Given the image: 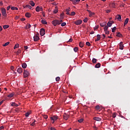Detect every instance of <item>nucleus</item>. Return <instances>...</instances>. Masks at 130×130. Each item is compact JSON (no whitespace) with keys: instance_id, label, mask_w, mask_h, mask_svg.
<instances>
[{"instance_id":"obj_1","label":"nucleus","mask_w":130,"mask_h":130,"mask_svg":"<svg viewBox=\"0 0 130 130\" xmlns=\"http://www.w3.org/2000/svg\"><path fill=\"white\" fill-rule=\"evenodd\" d=\"M52 25H53V26H56L57 25H60L61 23L59 22L58 20L55 19L54 20H52Z\"/></svg>"},{"instance_id":"obj_2","label":"nucleus","mask_w":130,"mask_h":130,"mask_svg":"<svg viewBox=\"0 0 130 130\" xmlns=\"http://www.w3.org/2000/svg\"><path fill=\"white\" fill-rule=\"evenodd\" d=\"M35 10L37 12H39L40 11L42 12L43 11V8L42 7L37 6V7H36V8L35 9Z\"/></svg>"},{"instance_id":"obj_3","label":"nucleus","mask_w":130,"mask_h":130,"mask_svg":"<svg viewBox=\"0 0 130 130\" xmlns=\"http://www.w3.org/2000/svg\"><path fill=\"white\" fill-rule=\"evenodd\" d=\"M24 78H26L27 77H28L29 76V72L28 71H26V70H24V73L23 74Z\"/></svg>"},{"instance_id":"obj_4","label":"nucleus","mask_w":130,"mask_h":130,"mask_svg":"<svg viewBox=\"0 0 130 130\" xmlns=\"http://www.w3.org/2000/svg\"><path fill=\"white\" fill-rule=\"evenodd\" d=\"M2 16L6 17L7 16V13L6 12V9L5 8H2Z\"/></svg>"},{"instance_id":"obj_5","label":"nucleus","mask_w":130,"mask_h":130,"mask_svg":"<svg viewBox=\"0 0 130 130\" xmlns=\"http://www.w3.org/2000/svg\"><path fill=\"white\" fill-rule=\"evenodd\" d=\"M40 35L41 36H44L45 35V29L43 28L40 29Z\"/></svg>"},{"instance_id":"obj_6","label":"nucleus","mask_w":130,"mask_h":130,"mask_svg":"<svg viewBox=\"0 0 130 130\" xmlns=\"http://www.w3.org/2000/svg\"><path fill=\"white\" fill-rule=\"evenodd\" d=\"M71 2H72V4L75 5L78 4H79V2H80V0H70Z\"/></svg>"},{"instance_id":"obj_7","label":"nucleus","mask_w":130,"mask_h":130,"mask_svg":"<svg viewBox=\"0 0 130 130\" xmlns=\"http://www.w3.org/2000/svg\"><path fill=\"white\" fill-rule=\"evenodd\" d=\"M114 23V21H109L107 23V26L109 27H111V26L112 25V24Z\"/></svg>"},{"instance_id":"obj_8","label":"nucleus","mask_w":130,"mask_h":130,"mask_svg":"<svg viewBox=\"0 0 130 130\" xmlns=\"http://www.w3.org/2000/svg\"><path fill=\"white\" fill-rule=\"evenodd\" d=\"M39 34L34 37V41L35 42H37L40 40V38L39 37Z\"/></svg>"},{"instance_id":"obj_9","label":"nucleus","mask_w":130,"mask_h":130,"mask_svg":"<svg viewBox=\"0 0 130 130\" xmlns=\"http://www.w3.org/2000/svg\"><path fill=\"white\" fill-rule=\"evenodd\" d=\"M87 12H88V13H89V17H92V16L95 15V13H94L93 12H90V10H87Z\"/></svg>"},{"instance_id":"obj_10","label":"nucleus","mask_w":130,"mask_h":130,"mask_svg":"<svg viewBox=\"0 0 130 130\" xmlns=\"http://www.w3.org/2000/svg\"><path fill=\"white\" fill-rule=\"evenodd\" d=\"M75 24L77 25H79L82 24V20H78L75 21Z\"/></svg>"},{"instance_id":"obj_11","label":"nucleus","mask_w":130,"mask_h":130,"mask_svg":"<svg viewBox=\"0 0 130 130\" xmlns=\"http://www.w3.org/2000/svg\"><path fill=\"white\" fill-rule=\"evenodd\" d=\"M70 116L69 115H67V114H64L63 115V119L67 120L69 118Z\"/></svg>"},{"instance_id":"obj_12","label":"nucleus","mask_w":130,"mask_h":130,"mask_svg":"<svg viewBox=\"0 0 130 130\" xmlns=\"http://www.w3.org/2000/svg\"><path fill=\"white\" fill-rule=\"evenodd\" d=\"M23 72L22 69L21 68H19L17 70V72L19 73V74H21Z\"/></svg>"},{"instance_id":"obj_13","label":"nucleus","mask_w":130,"mask_h":130,"mask_svg":"<svg viewBox=\"0 0 130 130\" xmlns=\"http://www.w3.org/2000/svg\"><path fill=\"white\" fill-rule=\"evenodd\" d=\"M57 119L58 117L57 116H53V117H51V119L53 121L57 120Z\"/></svg>"},{"instance_id":"obj_14","label":"nucleus","mask_w":130,"mask_h":130,"mask_svg":"<svg viewBox=\"0 0 130 130\" xmlns=\"http://www.w3.org/2000/svg\"><path fill=\"white\" fill-rule=\"evenodd\" d=\"M93 120H95L96 121H101V118H100L99 117H94V118H93Z\"/></svg>"},{"instance_id":"obj_15","label":"nucleus","mask_w":130,"mask_h":130,"mask_svg":"<svg viewBox=\"0 0 130 130\" xmlns=\"http://www.w3.org/2000/svg\"><path fill=\"white\" fill-rule=\"evenodd\" d=\"M119 48L121 50H122V48H123V45H122V42H120L119 44Z\"/></svg>"},{"instance_id":"obj_16","label":"nucleus","mask_w":130,"mask_h":130,"mask_svg":"<svg viewBox=\"0 0 130 130\" xmlns=\"http://www.w3.org/2000/svg\"><path fill=\"white\" fill-rule=\"evenodd\" d=\"M29 4L31 6V7H35V4L33 1L29 2Z\"/></svg>"},{"instance_id":"obj_17","label":"nucleus","mask_w":130,"mask_h":130,"mask_svg":"<svg viewBox=\"0 0 130 130\" xmlns=\"http://www.w3.org/2000/svg\"><path fill=\"white\" fill-rule=\"evenodd\" d=\"M96 38L97 39L95 40V42H97V41H99V40H100V35H96Z\"/></svg>"},{"instance_id":"obj_18","label":"nucleus","mask_w":130,"mask_h":130,"mask_svg":"<svg viewBox=\"0 0 130 130\" xmlns=\"http://www.w3.org/2000/svg\"><path fill=\"white\" fill-rule=\"evenodd\" d=\"M128 22V18H126L124 21V23H123L124 26H125Z\"/></svg>"},{"instance_id":"obj_19","label":"nucleus","mask_w":130,"mask_h":130,"mask_svg":"<svg viewBox=\"0 0 130 130\" xmlns=\"http://www.w3.org/2000/svg\"><path fill=\"white\" fill-rule=\"evenodd\" d=\"M11 106L18 107V106H19V105H18V104H16L15 103H11Z\"/></svg>"},{"instance_id":"obj_20","label":"nucleus","mask_w":130,"mask_h":130,"mask_svg":"<svg viewBox=\"0 0 130 130\" xmlns=\"http://www.w3.org/2000/svg\"><path fill=\"white\" fill-rule=\"evenodd\" d=\"M14 93H10V94H8V98H13V97L14 96Z\"/></svg>"},{"instance_id":"obj_21","label":"nucleus","mask_w":130,"mask_h":130,"mask_svg":"<svg viewBox=\"0 0 130 130\" xmlns=\"http://www.w3.org/2000/svg\"><path fill=\"white\" fill-rule=\"evenodd\" d=\"M101 66V64H100V63H98V64H95V68L99 69L100 68Z\"/></svg>"},{"instance_id":"obj_22","label":"nucleus","mask_w":130,"mask_h":130,"mask_svg":"<svg viewBox=\"0 0 130 130\" xmlns=\"http://www.w3.org/2000/svg\"><path fill=\"white\" fill-rule=\"evenodd\" d=\"M25 17H26V18H30L31 17V14L29 13H25Z\"/></svg>"},{"instance_id":"obj_23","label":"nucleus","mask_w":130,"mask_h":130,"mask_svg":"<svg viewBox=\"0 0 130 130\" xmlns=\"http://www.w3.org/2000/svg\"><path fill=\"white\" fill-rule=\"evenodd\" d=\"M116 19H117L118 21H121V15H117V16H116Z\"/></svg>"},{"instance_id":"obj_24","label":"nucleus","mask_w":130,"mask_h":130,"mask_svg":"<svg viewBox=\"0 0 130 130\" xmlns=\"http://www.w3.org/2000/svg\"><path fill=\"white\" fill-rule=\"evenodd\" d=\"M100 26H101V27H105V26H107L106 22H105L104 23H100Z\"/></svg>"},{"instance_id":"obj_25","label":"nucleus","mask_w":130,"mask_h":130,"mask_svg":"<svg viewBox=\"0 0 130 130\" xmlns=\"http://www.w3.org/2000/svg\"><path fill=\"white\" fill-rule=\"evenodd\" d=\"M41 23L44 25H46L47 24V22L46 21V20H41Z\"/></svg>"},{"instance_id":"obj_26","label":"nucleus","mask_w":130,"mask_h":130,"mask_svg":"<svg viewBox=\"0 0 130 130\" xmlns=\"http://www.w3.org/2000/svg\"><path fill=\"white\" fill-rule=\"evenodd\" d=\"M79 47L80 48H83V47H84V43H83L82 42L79 43Z\"/></svg>"},{"instance_id":"obj_27","label":"nucleus","mask_w":130,"mask_h":130,"mask_svg":"<svg viewBox=\"0 0 130 130\" xmlns=\"http://www.w3.org/2000/svg\"><path fill=\"white\" fill-rule=\"evenodd\" d=\"M25 7H26L27 8H28L30 10H32V7L29 5H25Z\"/></svg>"},{"instance_id":"obj_28","label":"nucleus","mask_w":130,"mask_h":130,"mask_svg":"<svg viewBox=\"0 0 130 130\" xmlns=\"http://www.w3.org/2000/svg\"><path fill=\"white\" fill-rule=\"evenodd\" d=\"M66 15H70V10L69 9H66Z\"/></svg>"},{"instance_id":"obj_29","label":"nucleus","mask_w":130,"mask_h":130,"mask_svg":"<svg viewBox=\"0 0 130 130\" xmlns=\"http://www.w3.org/2000/svg\"><path fill=\"white\" fill-rule=\"evenodd\" d=\"M64 18V13H61L60 14V19L62 20Z\"/></svg>"},{"instance_id":"obj_30","label":"nucleus","mask_w":130,"mask_h":130,"mask_svg":"<svg viewBox=\"0 0 130 130\" xmlns=\"http://www.w3.org/2000/svg\"><path fill=\"white\" fill-rule=\"evenodd\" d=\"M30 114H31V112H30L25 113V117H28L29 115H30Z\"/></svg>"},{"instance_id":"obj_31","label":"nucleus","mask_w":130,"mask_h":130,"mask_svg":"<svg viewBox=\"0 0 130 130\" xmlns=\"http://www.w3.org/2000/svg\"><path fill=\"white\" fill-rule=\"evenodd\" d=\"M11 10H18V8H17L16 7H11Z\"/></svg>"},{"instance_id":"obj_32","label":"nucleus","mask_w":130,"mask_h":130,"mask_svg":"<svg viewBox=\"0 0 130 130\" xmlns=\"http://www.w3.org/2000/svg\"><path fill=\"white\" fill-rule=\"evenodd\" d=\"M27 67V65L26 63H23L22 64V68L23 69H26Z\"/></svg>"},{"instance_id":"obj_33","label":"nucleus","mask_w":130,"mask_h":130,"mask_svg":"<svg viewBox=\"0 0 130 130\" xmlns=\"http://www.w3.org/2000/svg\"><path fill=\"white\" fill-rule=\"evenodd\" d=\"M9 42H8L7 43H6L5 44H3V46L4 47H6V46H7L9 44Z\"/></svg>"},{"instance_id":"obj_34","label":"nucleus","mask_w":130,"mask_h":130,"mask_svg":"<svg viewBox=\"0 0 130 130\" xmlns=\"http://www.w3.org/2000/svg\"><path fill=\"white\" fill-rule=\"evenodd\" d=\"M78 48L77 47H75L74 49L73 50L74 52H77L78 51Z\"/></svg>"},{"instance_id":"obj_35","label":"nucleus","mask_w":130,"mask_h":130,"mask_svg":"<svg viewBox=\"0 0 130 130\" xmlns=\"http://www.w3.org/2000/svg\"><path fill=\"white\" fill-rule=\"evenodd\" d=\"M61 24V26L62 27H64V26L67 25V23L66 22H63Z\"/></svg>"},{"instance_id":"obj_36","label":"nucleus","mask_w":130,"mask_h":130,"mask_svg":"<svg viewBox=\"0 0 130 130\" xmlns=\"http://www.w3.org/2000/svg\"><path fill=\"white\" fill-rule=\"evenodd\" d=\"M9 27V25H6L3 26V28H4L5 29H8Z\"/></svg>"},{"instance_id":"obj_37","label":"nucleus","mask_w":130,"mask_h":130,"mask_svg":"<svg viewBox=\"0 0 130 130\" xmlns=\"http://www.w3.org/2000/svg\"><path fill=\"white\" fill-rule=\"evenodd\" d=\"M75 14L76 13L75 12H72L71 13V14H68V15L74 16V15H75Z\"/></svg>"},{"instance_id":"obj_38","label":"nucleus","mask_w":130,"mask_h":130,"mask_svg":"<svg viewBox=\"0 0 130 130\" xmlns=\"http://www.w3.org/2000/svg\"><path fill=\"white\" fill-rule=\"evenodd\" d=\"M95 109L96 110H99L100 109V107L99 106V105L95 106Z\"/></svg>"},{"instance_id":"obj_39","label":"nucleus","mask_w":130,"mask_h":130,"mask_svg":"<svg viewBox=\"0 0 130 130\" xmlns=\"http://www.w3.org/2000/svg\"><path fill=\"white\" fill-rule=\"evenodd\" d=\"M117 29V28L116 27V26H114L113 28H112V30H111V31L112 32H114L115 30Z\"/></svg>"},{"instance_id":"obj_40","label":"nucleus","mask_w":130,"mask_h":130,"mask_svg":"<svg viewBox=\"0 0 130 130\" xmlns=\"http://www.w3.org/2000/svg\"><path fill=\"white\" fill-rule=\"evenodd\" d=\"M96 58H92V63H96Z\"/></svg>"},{"instance_id":"obj_41","label":"nucleus","mask_w":130,"mask_h":130,"mask_svg":"<svg viewBox=\"0 0 130 130\" xmlns=\"http://www.w3.org/2000/svg\"><path fill=\"white\" fill-rule=\"evenodd\" d=\"M104 27L105 28H104V29L105 30V31H107L108 30V27L109 26H105Z\"/></svg>"},{"instance_id":"obj_42","label":"nucleus","mask_w":130,"mask_h":130,"mask_svg":"<svg viewBox=\"0 0 130 130\" xmlns=\"http://www.w3.org/2000/svg\"><path fill=\"white\" fill-rule=\"evenodd\" d=\"M122 35L120 32H118L117 34L116 35V37H121Z\"/></svg>"},{"instance_id":"obj_43","label":"nucleus","mask_w":130,"mask_h":130,"mask_svg":"<svg viewBox=\"0 0 130 130\" xmlns=\"http://www.w3.org/2000/svg\"><path fill=\"white\" fill-rule=\"evenodd\" d=\"M18 48H19V44H17L16 45H15V46H14V49H15Z\"/></svg>"},{"instance_id":"obj_44","label":"nucleus","mask_w":130,"mask_h":130,"mask_svg":"<svg viewBox=\"0 0 130 130\" xmlns=\"http://www.w3.org/2000/svg\"><path fill=\"white\" fill-rule=\"evenodd\" d=\"M83 121H84V119H83V118H81V119H79V120H78V122H79V123H81V122H82Z\"/></svg>"},{"instance_id":"obj_45","label":"nucleus","mask_w":130,"mask_h":130,"mask_svg":"<svg viewBox=\"0 0 130 130\" xmlns=\"http://www.w3.org/2000/svg\"><path fill=\"white\" fill-rule=\"evenodd\" d=\"M57 13H58V9H56L53 11V13L56 14Z\"/></svg>"},{"instance_id":"obj_46","label":"nucleus","mask_w":130,"mask_h":130,"mask_svg":"<svg viewBox=\"0 0 130 130\" xmlns=\"http://www.w3.org/2000/svg\"><path fill=\"white\" fill-rule=\"evenodd\" d=\"M59 79H60V78L59 77H56V81L58 82Z\"/></svg>"},{"instance_id":"obj_47","label":"nucleus","mask_w":130,"mask_h":130,"mask_svg":"<svg viewBox=\"0 0 130 130\" xmlns=\"http://www.w3.org/2000/svg\"><path fill=\"white\" fill-rule=\"evenodd\" d=\"M86 46H90V43L89 42H86Z\"/></svg>"},{"instance_id":"obj_48","label":"nucleus","mask_w":130,"mask_h":130,"mask_svg":"<svg viewBox=\"0 0 130 130\" xmlns=\"http://www.w3.org/2000/svg\"><path fill=\"white\" fill-rule=\"evenodd\" d=\"M35 122H36V120H34V122H32V123H31V125L32 126H35Z\"/></svg>"},{"instance_id":"obj_49","label":"nucleus","mask_w":130,"mask_h":130,"mask_svg":"<svg viewBox=\"0 0 130 130\" xmlns=\"http://www.w3.org/2000/svg\"><path fill=\"white\" fill-rule=\"evenodd\" d=\"M20 52H21L20 50H19L17 51V55L20 54Z\"/></svg>"},{"instance_id":"obj_50","label":"nucleus","mask_w":130,"mask_h":130,"mask_svg":"<svg viewBox=\"0 0 130 130\" xmlns=\"http://www.w3.org/2000/svg\"><path fill=\"white\" fill-rule=\"evenodd\" d=\"M87 21H88L87 18H84V22L85 23V22H87Z\"/></svg>"},{"instance_id":"obj_51","label":"nucleus","mask_w":130,"mask_h":130,"mask_svg":"<svg viewBox=\"0 0 130 130\" xmlns=\"http://www.w3.org/2000/svg\"><path fill=\"white\" fill-rule=\"evenodd\" d=\"M43 117L44 118V119H47V118H48V116H47V115H44V116H43Z\"/></svg>"},{"instance_id":"obj_52","label":"nucleus","mask_w":130,"mask_h":130,"mask_svg":"<svg viewBox=\"0 0 130 130\" xmlns=\"http://www.w3.org/2000/svg\"><path fill=\"white\" fill-rule=\"evenodd\" d=\"M112 117H113V118H115L116 117V113H113V115H112Z\"/></svg>"},{"instance_id":"obj_53","label":"nucleus","mask_w":130,"mask_h":130,"mask_svg":"<svg viewBox=\"0 0 130 130\" xmlns=\"http://www.w3.org/2000/svg\"><path fill=\"white\" fill-rule=\"evenodd\" d=\"M105 34L106 35H109L110 34L109 31H107V30H105Z\"/></svg>"},{"instance_id":"obj_54","label":"nucleus","mask_w":130,"mask_h":130,"mask_svg":"<svg viewBox=\"0 0 130 130\" xmlns=\"http://www.w3.org/2000/svg\"><path fill=\"white\" fill-rule=\"evenodd\" d=\"M99 29V26H95V27H94V30H96Z\"/></svg>"},{"instance_id":"obj_55","label":"nucleus","mask_w":130,"mask_h":130,"mask_svg":"<svg viewBox=\"0 0 130 130\" xmlns=\"http://www.w3.org/2000/svg\"><path fill=\"white\" fill-rule=\"evenodd\" d=\"M73 42V39L71 38L69 39V41H68V42L71 43Z\"/></svg>"},{"instance_id":"obj_56","label":"nucleus","mask_w":130,"mask_h":130,"mask_svg":"<svg viewBox=\"0 0 130 130\" xmlns=\"http://www.w3.org/2000/svg\"><path fill=\"white\" fill-rule=\"evenodd\" d=\"M10 8H11V7L10 6H8L7 8V10L9 11Z\"/></svg>"},{"instance_id":"obj_57","label":"nucleus","mask_w":130,"mask_h":130,"mask_svg":"<svg viewBox=\"0 0 130 130\" xmlns=\"http://www.w3.org/2000/svg\"><path fill=\"white\" fill-rule=\"evenodd\" d=\"M4 128V126H2L0 127V130H2Z\"/></svg>"},{"instance_id":"obj_58","label":"nucleus","mask_w":130,"mask_h":130,"mask_svg":"<svg viewBox=\"0 0 130 130\" xmlns=\"http://www.w3.org/2000/svg\"><path fill=\"white\" fill-rule=\"evenodd\" d=\"M94 31H90V35H93V34H94Z\"/></svg>"},{"instance_id":"obj_59","label":"nucleus","mask_w":130,"mask_h":130,"mask_svg":"<svg viewBox=\"0 0 130 130\" xmlns=\"http://www.w3.org/2000/svg\"><path fill=\"white\" fill-rule=\"evenodd\" d=\"M27 27L28 28H30L31 27V25L30 24H27Z\"/></svg>"},{"instance_id":"obj_60","label":"nucleus","mask_w":130,"mask_h":130,"mask_svg":"<svg viewBox=\"0 0 130 130\" xmlns=\"http://www.w3.org/2000/svg\"><path fill=\"white\" fill-rule=\"evenodd\" d=\"M20 20H21V21H25V20H26V19H25V18H21V19H20Z\"/></svg>"},{"instance_id":"obj_61","label":"nucleus","mask_w":130,"mask_h":130,"mask_svg":"<svg viewBox=\"0 0 130 130\" xmlns=\"http://www.w3.org/2000/svg\"><path fill=\"white\" fill-rule=\"evenodd\" d=\"M51 130H56L54 127H51Z\"/></svg>"},{"instance_id":"obj_62","label":"nucleus","mask_w":130,"mask_h":130,"mask_svg":"<svg viewBox=\"0 0 130 130\" xmlns=\"http://www.w3.org/2000/svg\"><path fill=\"white\" fill-rule=\"evenodd\" d=\"M3 101H1V102H0V106H1V105H2V104H3Z\"/></svg>"},{"instance_id":"obj_63","label":"nucleus","mask_w":130,"mask_h":130,"mask_svg":"<svg viewBox=\"0 0 130 130\" xmlns=\"http://www.w3.org/2000/svg\"><path fill=\"white\" fill-rule=\"evenodd\" d=\"M24 48H25V50L27 49L28 48L27 46H24Z\"/></svg>"},{"instance_id":"obj_64","label":"nucleus","mask_w":130,"mask_h":130,"mask_svg":"<svg viewBox=\"0 0 130 130\" xmlns=\"http://www.w3.org/2000/svg\"><path fill=\"white\" fill-rule=\"evenodd\" d=\"M58 22H59L60 23L63 22V21L62 20H58Z\"/></svg>"}]
</instances>
